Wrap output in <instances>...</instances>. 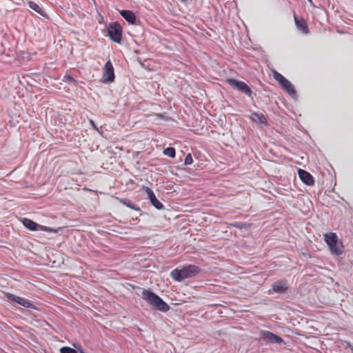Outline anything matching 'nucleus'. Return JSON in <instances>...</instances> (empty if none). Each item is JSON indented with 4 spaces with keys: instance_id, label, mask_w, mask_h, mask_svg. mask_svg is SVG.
Listing matches in <instances>:
<instances>
[{
    "instance_id": "f3484780",
    "label": "nucleus",
    "mask_w": 353,
    "mask_h": 353,
    "mask_svg": "<svg viewBox=\"0 0 353 353\" xmlns=\"http://www.w3.org/2000/svg\"><path fill=\"white\" fill-rule=\"evenodd\" d=\"M28 5L30 8H31L34 11L37 12L40 15H41L43 17H45L46 15L45 11L43 9H41L39 7V6L37 3H36L35 2L30 1H28Z\"/></svg>"
},
{
    "instance_id": "9b49d317",
    "label": "nucleus",
    "mask_w": 353,
    "mask_h": 353,
    "mask_svg": "<svg viewBox=\"0 0 353 353\" xmlns=\"http://www.w3.org/2000/svg\"><path fill=\"white\" fill-rule=\"evenodd\" d=\"M6 297L8 300L15 302L26 308H34V305L28 299L18 296L9 292L6 294Z\"/></svg>"
},
{
    "instance_id": "f257e3e1",
    "label": "nucleus",
    "mask_w": 353,
    "mask_h": 353,
    "mask_svg": "<svg viewBox=\"0 0 353 353\" xmlns=\"http://www.w3.org/2000/svg\"><path fill=\"white\" fill-rule=\"evenodd\" d=\"M143 299L155 310L166 312L170 307L158 295L150 290L143 289Z\"/></svg>"
},
{
    "instance_id": "cd10ccee",
    "label": "nucleus",
    "mask_w": 353,
    "mask_h": 353,
    "mask_svg": "<svg viewBox=\"0 0 353 353\" xmlns=\"http://www.w3.org/2000/svg\"><path fill=\"white\" fill-rule=\"evenodd\" d=\"M74 347H75L76 349L80 350L79 348H78V347H77V345H74Z\"/></svg>"
},
{
    "instance_id": "a878e982",
    "label": "nucleus",
    "mask_w": 353,
    "mask_h": 353,
    "mask_svg": "<svg viewBox=\"0 0 353 353\" xmlns=\"http://www.w3.org/2000/svg\"><path fill=\"white\" fill-rule=\"evenodd\" d=\"M74 347H75L76 349L80 350L79 348H78V347H77V345H74Z\"/></svg>"
},
{
    "instance_id": "39448f33",
    "label": "nucleus",
    "mask_w": 353,
    "mask_h": 353,
    "mask_svg": "<svg viewBox=\"0 0 353 353\" xmlns=\"http://www.w3.org/2000/svg\"><path fill=\"white\" fill-rule=\"evenodd\" d=\"M272 74L274 79L279 82L282 88L286 91L292 99H296L298 95L292 83L276 70H274Z\"/></svg>"
},
{
    "instance_id": "dca6fc26",
    "label": "nucleus",
    "mask_w": 353,
    "mask_h": 353,
    "mask_svg": "<svg viewBox=\"0 0 353 353\" xmlns=\"http://www.w3.org/2000/svg\"><path fill=\"white\" fill-rule=\"evenodd\" d=\"M250 117L251 120L254 122H256V123H259L261 124H264L265 125H268L266 118L262 114H259L257 112H252Z\"/></svg>"
},
{
    "instance_id": "aec40b11",
    "label": "nucleus",
    "mask_w": 353,
    "mask_h": 353,
    "mask_svg": "<svg viewBox=\"0 0 353 353\" xmlns=\"http://www.w3.org/2000/svg\"><path fill=\"white\" fill-rule=\"evenodd\" d=\"M60 353H77V351L70 347L64 346L60 349Z\"/></svg>"
},
{
    "instance_id": "bb28decb",
    "label": "nucleus",
    "mask_w": 353,
    "mask_h": 353,
    "mask_svg": "<svg viewBox=\"0 0 353 353\" xmlns=\"http://www.w3.org/2000/svg\"><path fill=\"white\" fill-rule=\"evenodd\" d=\"M74 347H75L76 349L80 350L79 348H78V347H77V345H74Z\"/></svg>"
},
{
    "instance_id": "ddd939ff",
    "label": "nucleus",
    "mask_w": 353,
    "mask_h": 353,
    "mask_svg": "<svg viewBox=\"0 0 353 353\" xmlns=\"http://www.w3.org/2000/svg\"><path fill=\"white\" fill-rule=\"evenodd\" d=\"M298 174L301 181L307 185H313L314 183V177L307 171L299 169Z\"/></svg>"
},
{
    "instance_id": "b1692460",
    "label": "nucleus",
    "mask_w": 353,
    "mask_h": 353,
    "mask_svg": "<svg viewBox=\"0 0 353 353\" xmlns=\"http://www.w3.org/2000/svg\"><path fill=\"white\" fill-rule=\"evenodd\" d=\"M90 123L94 129L98 130L96 124L93 121L90 120Z\"/></svg>"
},
{
    "instance_id": "4be33fe9",
    "label": "nucleus",
    "mask_w": 353,
    "mask_h": 353,
    "mask_svg": "<svg viewBox=\"0 0 353 353\" xmlns=\"http://www.w3.org/2000/svg\"><path fill=\"white\" fill-rule=\"evenodd\" d=\"M234 227L239 228V229H242V228H244L245 227V223H236L234 225Z\"/></svg>"
},
{
    "instance_id": "c85d7f7f",
    "label": "nucleus",
    "mask_w": 353,
    "mask_h": 353,
    "mask_svg": "<svg viewBox=\"0 0 353 353\" xmlns=\"http://www.w3.org/2000/svg\"><path fill=\"white\" fill-rule=\"evenodd\" d=\"M182 2H185L187 0H181Z\"/></svg>"
},
{
    "instance_id": "20e7f679",
    "label": "nucleus",
    "mask_w": 353,
    "mask_h": 353,
    "mask_svg": "<svg viewBox=\"0 0 353 353\" xmlns=\"http://www.w3.org/2000/svg\"><path fill=\"white\" fill-rule=\"evenodd\" d=\"M258 341L261 344L265 345H285V342L280 336L276 335L274 333L268 330H261L259 332Z\"/></svg>"
},
{
    "instance_id": "6ab92c4d",
    "label": "nucleus",
    "mask_w": 353,
    "mask_h": 353,
    "mask_svg": "<svg viewBox=\"0 0 353 353\" xmlns=\"http://www.w3.org/2000/svg\"><path fill=\"white\" fill-rule=\"evenodd\" d=\"M163 153L170 158H174L176 155V150L174 148L168 147L163 150Z\"/></svg>"
},
{
    "instance_id": "f03ea898",
    "label": "nucleus",
    "mask_w": 353,
    "mask_h": 353,
    "mask_svg": "<svg viewBox=\"0 0 353 353\" xmlns=\"http://www.w3.org/2000/svg\"><path fill=\"white\" fill-rule=\"evenodd\" d=\"M201 269L195 265H188L181 269L175 268L170 272V276L176 281L181 282L185 279L193 277L201 273Z\"/></svg>"
},
{
    "instance_id": "393cba45",
    "label": "nucleus",
    "mask_w": 353,
    "mask_h": 353,
    "mask_svg": "<svg viewBox=\"0 0 353 353\" xmlns=\"http://www.w3.org/2000/svg\"><path fill=\"white\" fill-rule=\"evenodd\" d=\"M79 353H85L84 351L81 349V350H79Z\"/></svg>"
},
{
    "instance_id": "0eeeda50",
    "label": "nucleus",
    "mask_w": 353,
    "mask_h": 353,
    "mask_svg": "<svg viewBox=\"0 0 353 353\" xmlns=\"http://www.w3.org/2000/svg\"><path fill=\"white\" fill-rule=\"evenodd\" d=\"M108 35L110 39L117 43H121L122 41V28L118 22H112L107 28Z\"/></svg>"
},
{
    "instance_id": "4468645a",
    "label": "nucleus",
    "mask_w": 353,
    "mask_h": 353,
    "mask_svg": "<svg viewBox=\"0 0 353 353\" xmlns=\"http://www.w3.org/2000/svg\"><path fill=\"white\" fill-rule=\"evenodd\" d=\"M121 16L130 24L135 25L139 22V20L137 19L135 14L128 10H122L119 11Z\"/></svg>"
},
{
    "instance_id": "2eb2a0df",
    "label": "nucleus",
    "mask_w": 353,
    "mask_h": 353,
    "mask_svg": "<svg viewBox=\"0 0 353 353\" xmlns=\"http://www.w3.org/2000/svg\"><path fill=\"white\" fill-rule=\"evenodd\" d=\"M294 19L297 28L304 34H308L310 30L307 25L306 21L303 19H299L296 14H294Z\"/></svg>"
},
{
    "instance_id": "c756f323",
    "label": "nucleus",
    "mask_w": 353,
    "mask_h": 353,
    "mask_svg": "<svg viewBox=\"0 0 353 353\" xmlns=\"http://www.w3.org/2000/svg\"><path fill=\"white\" fill-rule=\"evenodd\" d=\"M351 350H352V353H353V347H351Z\"/></svg>"
},
{
    "instance_id": "9d476101",
    "label": "nucleus",
    "mask_w": 353,
    "mask_h": 353,
    "mask_svg": "<svg viewBox=\"0 0 353 353\" xmlns=\"http://www.w3.org/2000/svg\"><path fill=\"white\" fill-rule=\"evenodd\" d=\"M21 223H23V226L31 231H37V230H43V231H51L52 229L43 226L41 225H39L36 222L33 221L31 219H29L28 218H23L21 220Z\"/></svg>"
},
{
    "instance_id": "412c9836",
    "label": "nucleus",
    "mask_w": 353,
    "mask_h": 353,
    "mask_svg": "<svg viewBox=\"0 0 353 353\" xmlns=\"http://www.w3.org/2000/svg\"><path fill=\"white\" fill-rule=\"evenodd\" d=\"M193 163V159L190 153H188L184 160V165H189Z\"/></svg>"
},
{
    "instance_id": "423d86ee",
    "label": "nucleus",
    "mask_w": 353,
    "mask_h": 353,
    "mask_svg": "<svg viewBox=\"0 0 353 353\" xmlns=\"http://www.w3.org/2000/svg\"><path fill=\"white\" fill-rule=\"evenodd\" d=\"M226 82L233 88L253 99V92L245 82L232 78L227 79Z\"/></svg>"
},
{
    "instance_id": "6e6552de",
    "label": "nucleus",
    "mask_w": 353,
    "mask_h": 353,
    "mask_svg": "<svg viewBox=\"0 0 353 353\" xmlns=\"http://www.w3.org/2000/svg\"><path fill=\"white\" fill-rule=\"evenodd\" d=\"M114 79L115 75L112 63L110 61H108L103 68V76L101 81L104 83H110L113 82Z\"/></svg>"
},
{
    "instance_id": "1a4fd4ad",
    "label": "nucleus",
    "mask_w": 353,
    "mask_h": 353,
    "mask_svg": "<svg viewBox=\"0 0 353 353\" xmlns=\"http://www.w3.org/2000/svg\"><path fill=\"white\" fill-rule=\"evenodd\" d=\"M289 289V284L286 279H279L276 281L274 282L272 284L271 289L269 290L268 293L269 294H284Z\"/></svg>"
},
{
    "instance_id": "a211bd4d",
    "label": "nucleus",
    "mask_w": 353,
    "mask_h": 353,
    "mask_svg": "<svg viewBox=\"0 0 353 353\" xmlns=\"http://www.w3.org/2000/svg\"><path fill=\"white\" fill-rule=\"evenodd\" d=\"M121 203H123L124 205L136 211H140L141 209L139 206L134 204L130 199H121L120 200Z\"/></svg>"
},
{
    "instance_id": "5701e85b",
    "label": "nucleus",
    "mask_w": 353,
    "mask_h": 353,
    "mask_svg": "<svg viewBox=\"0 0 353 353\" xmlns=\"http://www.w3.org/2000/svg\"><path fill=\"white\" fill-rule=\"evenodd\" d=\"M66 79H67L68 81H70V82H73V83L76 82V80H75L72 77H71V76H70V75H68V76L66 77Z\"/></svg>"
},
{
    "instance_id": "7ed1b4c3",
    "label": "nucleus",
    "mask_w": 353,
    "mask_h": 353,
    "mask_svg": "<svg viewBox=\"0 0 353 353\" xmlns=\"http://www.w3.org/2000/svg\"><path fill=\"white\" fill-rule=\"evenodd\" d=\"M324 240L327 244L332 254L339 256L344 252V246L341 242H339L336 233L329 232L324 234Z\"/></svg>"
},
{
    "instance_id": "f8f14e48",
    "label": "nucleus",
    "mask_w": 353,
    "mask_h": 353,
    "mask_svg": "<svg viewBox=\"0 0 353 353\" xmlns=\"http://www.w3.org/2000/svg\"><path fill=\"white\" fill-rule=\"evenodd\" d=\"M143 190L145 192L150 202L156 209L162 210L164 208V205L158 200L151 188L148 187H143Z\"/></svg>"
}]
</instances>
